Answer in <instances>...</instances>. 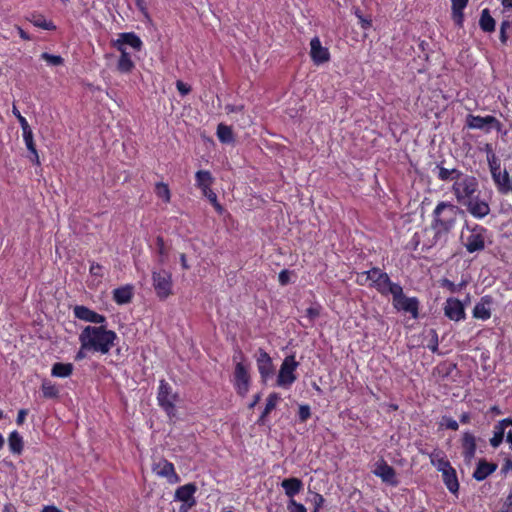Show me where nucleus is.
<instances>
[{
    "label": "nucleus",
    "instance_id": "1",
    "mask_svg": "<svg viewBox=\"0 0 512 512\" xmlns=\"http://www.w3.org/2000/svg\"><path fill=\"white\" fill-rule=\"evenodd\" d=\"M460 208L449 202L440 201L432 211L429 228H425L422 250H429L438 244H446L448 236L455 228Z\"/></svg>",
    "mask_w": 512,
    "mask_h": 512
},
{
    "label": "nucleus",
    "instance_id": "2",
    "mask_svg": "<svg viewBox=\"0 0 512 512\" xmlns=\"http://www.w3.org/2000/svg\"><path fill=\"white\" fill-rule=\"evenodd\" d=\"M117 340V333L108 329L107 322L98 326H85L79 334V342L83 349L103 355L110 352Z\"/></svg>",
    "mask_w": 512,
    "mask_h": 512
},
{
    "label": "nucleus",
    "instance_id": "3",
    "mask_svg": "<svg viewBox=\"0 0 512 512\" xmlns=\"http://www.w3.org/2000/svg\"><path fill=\"white\" fill-rule=\"evenodd\" d=\"M488 229L480 224L466 222L462 228L460 241L468 253H478L485 249Z\"/></svg>",
    "mask_w": 512,
    "mask_h": 512
},
{
    "label": "nucleus",
    "instance_id": "4",
    "mask_svg": "<svg viewBox=\"0 0 512 512\" xmlns=\"http://www.w3.org/2000/svg\"><path fill=\"white\" fill-rule=\"evenodd\" d=\"M478 186L476 177L464 174L453 183L451 190L457 203L464 206L475 197V194L478 192Z\"/></svg>",
    "mask_w": 512,
    "mask_h": 512
},
{
    "label": "nucleus",
    "instance_id": "5",
    "mask_svg": "<svg viewBox=\"0 0 512 512\" xmlns=\"http://www.w3.org/2000/svg\"><path fill=\"white\" fill-rule=\"evenodd\" d=\"M298 367L299 362L296 360L295 355L286 356L281 363L276 385L284 389H289L297 380L296 371Z\"/></svg>",
    "mask_w": 512,
    "mask_h": 512
},
{
    "label": "nucleus",
    "instance_id": "6",
    "mask_svg": "<svg viewBox=\"0 0 512 512\" xmlns=\"http://www.w3.org/2000/svg\"><path fill=\"white\" fill-rule=\"evenodd\" d=\"M400 284L393 282L389 275L379 267L371 268V280L369 287L375 289L382 296L391 295L395 287Z\"/></svg>",
    "mask_w": 512,
    "mask_h": 512
},
{
    "label": "nucleus",
    "instance_id": "7",
    "mask_svg": "<svg viewBox=\"0 0 512 512\" xmlns=\"http://www.w3.org/2000/svg\"><path fill=\"white\" fill-rule=\"evenodd\" d=\"M393 307L397 311H404L416 319L419 316V300L416 297H406L401 285L394 288L392 292Z\"/></svg>",
    "mask_w": 512,
    "mask_h": 512
},
{
    "label": "nucleus",
    "instance_id": "8",
    "mask_svg": "<svg viewBox=\"0 0 512 512\" xmlns=\"http://www.w3.org/2000/svg\"><path fill=\"white\" fill-rule=\"evenodd\" d=\"M152 284L156 296L162 301L173 294L172 275L165 269L152 272Z\"/></svg>",
    "mask_w": 512,
    "mask_h": 512
},
{
    "label": "nucleus",
    "instance_id": "9",
    "mask_svg": "<svg viewBox=\"0 0 512 512\" xmlns=\"http://www.w3.org/2000/svg\"><path fill=\"white\" fill-rule=\"evenodd\" d=\"M232 383L236 393L240 397H245L248 394L251 386V375L249 366L243 361H239L235 364Z\"/></svg>",
    "mask_w": 512,
    "mask_h": 512
},
{
    "label": "nucleus",
    "instance_id": "10",
    "mask_svg": "<svg viewBox=\"0 0 512 512\" xmlns=\"http://www.w3.org/2000/svg\"><path fill=\"white\" fill-rule=\"evenodd\" d=\"M177 398V394L172 392L171 385L165 379H161L159 381L157 401L158 405L169 417L175 415V402Z\"/></svg>",
    "mask_w": 512,
    "mask_h": 512
},
{
    "label": "nucleus",
    "instance_id": "11",
    "mask_svg": "<svg viewBox=\"0 0 512 512\" xmlns=\"http://www.w3.org/2000/svg\"><path fill=\"white\" fill-rule=\"evenodd\" d=\"M466 127L469 129H480L489 133L491 129L501 131L502 123L492 115L480 116L468 114L466 117Z\"/></svg>",
    "mask_w": 512,
    "mask_h": 512
},
{
    "label": "nucleus",
    "instance_id": "12",
    "mask_svg": "<svg viewBox=\"0 0 512 512\" xmlns=\"http://www.w3.org/2000/svg\"><path fill=\"white\" fill-rule=\"evenodd\" d=\"M198 488L195 483H187L179 486L174 494V500L182 502L179 508V512H186L197 504L195 493Z\"/></svg>",
    "mask_w": 512,
    "mask_h": 512
},
{
    "label": "nucleus",
    "instance_id": "13",
    "mask_svg": "<svg viewBox=\"0 0 512 512\" xmlns=\"http://www.w3.org/2000/svg\"><path fill=\"white\" fill-rule=\"evenodd\" d=\"M152 471L159 477L166 478L170 484L180 482V476L176 473L174 464L165 458L159 459L152 466Z\"/></svg>",
    "mask_w": 512,
    "mask_h": 512
},
{
    "label": "nucleus",
    "instance_id": "14",
    "mask_svg": "<svg viewBox=\"0 0 512 512\" xmlns=\"http://www.w3.org/2000/svg\"><path fill=\"white\" fill-rule=\"evenodd\" d=\"M256 364L261 381L266 383L267 380L274 374L275 367L269 353H267L262 348L257 350Z\"/></svg>",
    "mask_w": 512,
    "mask_h": 512
},
{
    "label": "nucleus",
    "instance_id": "15",
    "mask_svg": "<svg viewBox=\"0 0 512 512\" xmlns=\"http://www.w3.org/2000/svg\"><path fill=\"white\" fill-rule=\"evenodd\" d=\"M461 454L466 463H470L476 454L477 440L475 435L470 431L463 432L461 439Z\"/></svg>",
    "mask_w": 512,
    "mask_h": 512
},
{
    "label": "nucleus",
    "instance_id": "16",
    "mask_svg": "<svg viewBox=\"0 0 512 512\" xmlns=\"http://www.w3.org/2000/svg\"><path fill=\"white\" fill-rule=\"evenodd\" d=\"M310 57L314 64L320 65L330 60V52L327 47L322 46L320 38L315 36L310 41Z\"/></svg>",
    "mask_w": 512,
    "mask_h": 512
},
{
    "label": "nucleus",
    "instance_id": "17",
    "mask_svg": "<svg viewBox=\"0 0 512 512\" xmlns=\"http://www.w3.org/2000/svg\"><path fill=\"white\" fill-rule=\"evenodd\" d=\"M112 45L118 51L126 50L124 45H129L134 50L140 51L142 49L143 42L134 32H123L119 34L115 41H113Z\"/></svg>",
    "mask_w": 512,
    "mask_h": 512
},
{
    "label": "nucleus",
    "instance_id": "18",
    "mask_svg": "<svg viewBox=\"0 0 512 512\" xmlns=\"http://www.w3.org/2000/svg\"><path fill=\"white\" fill-rule=\"evenodd\" d=\"M73 314L75 318L85 322L94 324L106 323V317L104 315L99 314L84 305H75L73 307Z\"/></svg>",
    "mask_w": 512,
    "mask_h": 512
},
{
    "label": "nucleus",
    "instance_id": "19",
    "mask_svg": "<svg viewBox=\"0 0 512 512\" xmlns=\"http://www.w3.org/2000/svg\"><path fill=\"white\" fill-rule=\"evenodd\" d=\"M445 316L455 322L464 320L466 317L465 308L457 298H448L444 306Z\"/></svg>",
    "mask_w": 512,
    "mask_h": 512
},
{
    "label": "nucleus",
    "instance_id": "20",
    "mask_svg": "<svg viewBox=\"0 0 512 512\" xmlns=\"http://www.w3.org/2000/svg\"><path fill=\"white\" fill-rule=\"evenodd\" d=\"M494 303V299L491 295H484L475 304L472 310V316L475 319L486 321L491 318V310Z\"/></svg>",
    "mask_w": 512,
    "mask_h": 512
},
{
    "label": "nucleus",
    "instance_id": "21",
    "mask_svg": "<svg viewBox=\"0 0 512 512\" xmlns=\"http://www.w3.org/2000/svg\"><path fill=\"white\" fill-rule=\"evenodd\" d=\"M467 211L476 219H483L490 213V206L485 200H481L475 196L472 200L464 205Z\"/></svg>",
    "mask_w": 512,
    "mask_h": 512
},
{
    "label": "nucleus",
    "instance_id": "22",
    "mask_svg": "<svg viewBox=\"0 0 512 512\" xmlns=\"http://www.w3.org/2000/svg\"><path fill=\"white\" fill-rule=\"evenodd\" d=\"M497 464L488 462L486 459L481 458L477 462L476 468L472 474V477L476 481H484L488 476L497 470Z\"/></svg>",
    "mask_w": 512,
    "mask_h": 512
},
{
    "label": "nucleus",
    "instance_id": "23",
    "mask_svg": "<svg viewBox=\"0 0 512 512\" xmlns=\"http://www.w3.org/2000/svg\"><path fill=\"white\" fill-rule=\"evenodd\" d=\"M374 474L382 479L383 482L396 486L398 484L396 480L395 469L387 464L385 461L377 464Z\"/></svg>",
    "mask_w": 512,
    "mask_h": 512
},
{
    "label": "nucleus",
    "instance_id": "24",
    "mask_svg": "<svg viewBox=\"0 0 512 512\" xmlns=\"http://www.w3.org/2000/svg\"><path fill=\"white\" fill-rule=\"evenodd\" d=\"M498 192L502 195H507L512 192V180L509 173L504 170L493 173L492 177Z\"/></svg>",
    "mask_w": 512,
    "mask_h": 512
},
{
    "label": "nucleus",
    "instance_id": "25",
    "mask_svg": "<svg viewBox=\"0 0 512 512\" xmlns=\"http://www.w3.org/2000/svg\"><path fill=\"white\" fill-rule=\"evenodd\" d=\"M441 475L443 483L448 489V491L454 495H457L459 491V481L455 468L452 466L442 471Z\"/></svg>",
    "mask_w": 512,
    "mask_h": 512
},
{
    "label": "nucleus",
    "instance_id": "26",
    "mask_svg": "<svg viewBox=\"0 0 512 512\" xmlns=\"http://www.w3.org/2000/svg\"><path fill=\"white\" fill-rule=\"evenodd\" d=\"M281 396L276 392H272L268 395L266 399V404L263 412L260 417L257 419L256 424L259 426L266 424L267 416L276 408L277 404L280 402Z\"/></svg>",
    "mask_w": 512,
    "mask_h": 512
},
{
    "label": "nucleus",
    "instance_id": "27",
    "mask_svg": "<svg viewBox=\"0 0 512 512\" xmlns=\"http://www.w3.org/2000/svg\"><path fill=\"white\" fill-rule=\"evenodd\" d=\"M469 0H451V17L454 23L462 27L464 22V9Z\"/></svg>",
    "mask_w": 512,
    "mask_h": 512
},
{
    "label": "nucleus",
    "instance_id": "28",
    "mask_svg": "<svg viewBox=\"0 0 512 512\" xmlns=\"http://www.w3.org/2000/svg\"><path fill=\"white\" fill-rule=\"evenodd\" d=\"M133 298V286L124 285L113 290V300L118 305L128 304Z\"/></svg>",
    "mask_w": 512,
    "mask_h": 512
},
{
    "label": "nucleus",
    "instance_id": "29",
    "mask_svg": "<svg viewBox=\"0 0 512 512\" xmlns=\"http://www.w3.org/2000/svg\"><path fill=\"white\" fill-rule=\"evenodd\" d=\"M282 488L285 491V494L290 498L300 493L303 488V482L301 479L296 477L286 478L281 483Z\"/></svg>",
    "mask_w": 512,
    "mask_h": 512
},
{
    "label": "nucleus",
    "instance_id": "30",
    "mask_svg": "<svg viewBox=\"0 0 512 512\" xmlns=\"http://www.w3.org/2000/svg\"><path fill=\"white\" fill-rule=\"evenodd\" d=\"M8 446L12 454L21 455L24 449L23 437L16 430L10 432L8 436Z\"/></svg>",
    "mask_w": 512,
    "mask_h": 512
},
{
    "label": "nucleus",
    "instance_id": "31",
    "mask_svg": "<svg viewBox=\"0 0 512 512\" xmlns=\"http://www.w3.org/2000/svg\"><path fill=\"white\" fill-rule=\"evenodd\" d=\"M120 57L117 62V70L122 74H129L135 68L131 55L126 51H119Z\"/></svg>",
    "mask_w": 512,
    "mask_h": 512
},
{
    "label": "nucleus",
    "instance_id": "32",
    "mask_svg": "<svg viewBox=\"0 0 512 512\" xmlns=\"http://www.w3.org/2000/svg\"><path fill=\"white\" fill-rule=\"evenodd\" d=\"M437 178L441 181H457V179L461 178L464 173L458 169H448L443 166H437Z\"/></svg>",
    "mask_w": 512,
    "mask_h": 512
},
{
    "label": "nucleus",
    "instance_id": "33",
    "mask_svg": "<svg viewBox=\"0 0 512 512\" xmlns=\"http://www.w3.org/2000/svg\"><path fill=\"white\" fill-rule=\"evenodd\" d=\"M479 26L481 30L486 33H492L495 31L496 21L491 16L489 9L485 8L482 10L479 19Z\"/></svg>",
    "mask_w": 512,
    "mask_h": 512
},
{
    "label": "nucleus",
    "instance_id": "34",
    "mask_svg": "<svg viewBox=\"0 0 512 512\" xmlns=\"http://www.w3.org/2000/svg\"><path fill=\"white\" fill-rule=\"evenodd\" d=\"M74 366L72 363L56 362L52 365L51 375L58 378H67L72 375Z\"/></svg>",
    "mask_w": 512,
    "mask_h": 512
},
{
    "label": "nucleus",
    "instance_id": "35",
    "mask_svg": "<svg viewBox=\"0 0 512 512\" xmlns=\"http://www.w3.org/2000/svg\"><path fill=\"white\" fill-rule=\"evenodd\" d=\"M214 183V177L208 170H198L195 173V186L197 188H207Z\"/></svg>",
    "mask_w": 512,
    "mask_h": 512
},
{
    "label": "nucleus",
    "instance_id": "36",
    "mask_svg": "<svg viewBox=\"0 0 512 512\" xmlns=\"http://www.w3.org/2000/svg\"><path fill=\"white\" fill-rule=\"evenodd\" d=\"M29 21L38 28L53 31L56 29L55 24L52 21L46 20V18L41 14H32L29 18Z\"/></svg>",
    "mask_w": 512,
    "mask_h": 512
},
{
    "label": "nucleus",
    "instance_id": "37",
    "mask_svg": "<svg viewBox=\"0 0 512 512\" xmlns=\"http://www.w3.org/2000/svg\"><path fill=\"white\" fill-rule=\"evenodd\" d=\"M217 137L222 143H231L234 141L233 131L230 126L220 123L217 126Z\"/></svg>",
    "mask_w": 512,
    "mask_h": 512
},
{
    "label": "nucleus",
    "instance_id": "38",
    "mask_svg": "<svg viewBox=\"0 0 512 512\" xmlns=\"http://www.w3.org/2000/svg\"><path fill=\"white\" fill-rule=\"evenodd\" d=\"M441 287L447 289L450 293H458L462 291L467 285L468 281L465 279H462L460 283L455 284L453 281L444 278L441 280Z\"/></svg>",
    "mask_w": 512,
    "mask_h": 512
},
{
    "label": "nucleus",
    "instance_id": "39",
    "mask_svg": "<svg viewBox=\"0 0 512 512\" xmlns=\"http://www.w3.org/2000/svg\"><path fill=\"white\" fill-rule=\"evenodd\" d=\"M155 194L158 198L162 199L164 203L171 201V191L168 184L164 182H158L155 185Z\"/></svg>",
    "mask_w": 512,
    "mask_h": 512
},
{
    "label": "nucleus",
    "instance_id": "40",
    "mask_svg": "<svg viewBox=\"0 0 512 512\" xmlns=\"http://www.w3.org/2000/svg\"><path fill=\"white\" fill-rule=\"evenodd\" d=\"M41 391L44 398L54 399L59 396V389L55 384H52L49 381H44L41 385Z\"/></svg>",
    "mask_w": 512,
    "mask_h": 512
},
{
    "label": "nucleus",
    "instance_id": "41",
    "mask_svg": "<svg viewBox=\"0 0 512 512\" xmlns=\"http://www.w3.org/2000/svg\"><path fill=\"white\" fill-rule=\"evenodd\" d=\"M22 136L28 151H34L36 145L33 138V131L30 126L22 129Z\"/></svg>",
    "mask_w": 512,
    "mask_h": 512
},
{
    "label": "nucleus",
    "instance_id": "42",
    "mask_svg": "<svg viewBox=\"0 0 512 512\" xmlns=\"http://www.w3.org/2000/svg\"><path fill=\"white\" fill-rule=\"evenodd\" d=\"M41 58L52 66H59L64 63V59L60 55H52L47 52L42 53Z\"/></svg>",
    "mask_w": 512,
    "mask_h": 512
},
{
    "label": "nucleus",
    "instance_id": "43",
    "mask_svg": "<svg viewBox=\"0 0 512 512\" xmlns=\"http://www.w3.org/2000/svg\"><path fill=\"white\" fill-rule=\"evenodd\" d=\"M440 426L453 431H456L459 428L458 422L449 416H443L441 418Z\"/></svg>",
    "mask_w": 512,
    "mask_h": 512
},
{
    "label": "nucleus",
    "instance_id": "44",
    "mask_svg": "<svg viewBox=\"0 0 512 512\" xmlns=\"http://www.w3.org/2000/svg\"><path fill=\"white\" fill-rule=\"evenodd\" d=\"M320 313H321V306L315 305V306H310L306 309L305 316L309 319L310 324H313L315 319L320 316Z\"/></svg>",
    "mask_w": 512,
    "mask_h": 512
},
{
    "label": "nucleus",
    "instance_id": "45",
    "mask_svg": "<svg viewBox=\"0 0 512 512\" xmlns=\"http://www.w3.org/2000/svg\"><path fill=\"white\" fill-rule=\"evenodd\" d=\"M509 426H512V418H504L497 422V424L494 426L493 431L504 436L505 430Z\"/></svg>",
    "mask_w": 512,
    "mask_h": 512
},
{
    "label": "nucleus",
    "instance_id": "46",
    "mask_svg": "<svg viewBox=\"0 0 512 512\" xmlns=\"http://www.w3.org/2000/svg\"><path fill=\"white\" fill-rule=\"evenodd\" d=\"M371 280V269L358 273L356 282L361 286H368Z\"/></svg>",
    "mask_w": 512,
    "mask_h": 512
},
{
    "label": "nucleus",
    "instance_id": "47",
    "mask_svg": "<svg viewBox=\"0 0 512 512\" xmlns=\"http://www.w3.org/2000/svg\"><path fill=\"white\" fill-rule=\"evenodd\" d=\"M311 417V409L309 405H300L298 410V419L304 423Z\"/></svg>",
    "mask_w": 512,
    "mask_h": 512
},
{
    "label": "nucleus",
    "instance_id": "48",
    "mask_svg": "<svg viewBox=\"0 0 512 512\" xmlns=\"http://www.w3.org/2000/svg\"><path fill=\"white\" fill-rule=\"evenodd\" d=\"M287 510L288 512H307L306 507L294 499L288 501Z\"/></svg>",
    "mask_w": 512,
    "mask_h": 512
},
{
    "label": "nucleus",
    "instance_id": "49",
    "mask_svg": "<svg viewBox=\"0 0 512 512\" xmlns=\"http://www.w3.org/2000/svg\"><path fill=\"white\" fill-rule=\"evenodd\" d=\"M209 200V202L211 203V205L214 207V209L216 210V212L218 214H222L224 212V208L223 206L219 203L218 201V198H217V195L215 192L213 193H210L209 194V197L207 198Z\"/></svg>",
    "mask_w": 512,
    "mask_h": 512
},
{
    "label": "nucleus",
    "instance_id": "50",
    "mask_svg": "<svg viewBox=\"0 0 512 512\" xmlns=\"http://www.w3.org/2000/svg\"><path fill=\"white\" fill-rule=\"evenodd\" d=\"M135 5H136L137 9L141 12L143 17L146 20H150V14H149V11L147 8L146 0H135Z\"/></svg>",
    "mask_w": 512,
    "mask_h": 512
},
{
    "label": "nucleus",
    "instance_id": "51",
    "mask_svg": "<svg viewBox=\"0 0 512 512\" xmlns=\"http://www.w3.org/2000/svg\"><path fill=\"white\" fill-rule=\"evenodd\" d=\"M12 113L17 118V120L21 126V129H25L26 127L30 126L27 119L24 116H22V114L20 113V111L18 110V108L15 105H13V107H12Z\"/></svg>",
    "mask_w": 512,
    "mask_h": 512
},
{
    "label": "nucleus",
    "instance_id": "52",
    "mask_svg": "<svg viewBox=\"0 0 512 512\" xmlns=\"http://www.w3.org/2000/svg\"><path fill=\"white\" fill-rule=\"evenodd\" d=\"M446 457L447 456L445 452L440 449H434L431 453H429V459L431 464H434L439 460H443Z\"/></svg>",
    "mask_w": 512,
    "mask_h": 512
},
{
    "label": "nucleus",
    "instance_id": "53",
    "mask_svg": "<svg viewBox=\"0 0 512 512\" xmlns=\"http://www.w3.org/2000/svg\"><path fill=\"white\" fill-rule=\"evenodd\" d=\"M511 27V23L508 20H503L500 25V41L505 44L508 36H507V29Z\"/></svg>",
    "mask_w": 512,
    "mask_h": 512
},
{
    "label": "nucleus",
    "instance_id": "54",
    "mask_svg": "<svg viewBox=\"0 0 512 512\" xmlns=\"http://www.w3.org/2000/svg\"><path fill=\"white\" fill-rule=\"evenodd\" d=\"M324 502H325V499H324L323 495H321L319 493H314V497H313L314 508H313L312 512H318L323 507Z\"/></svg>",
    "mask_w": 512,
    "mask_h": 512
},
{
    "label": "nucleus",
    "instance_id": "55",
    "mask_svg": "<svg viewBox=\"0 0 512 512\" xmlns=\"http://www.w3.org/2000/svg\"><path fill=\"white\" fill-rule=\"evenodd\" d=\"M487 160H488V163H489V168H490L491 176L493 177V173L497 174V172L501 171L500 170V163L497 161L495 155H494V159L491 158L490 155H488L487 156Z\"/></svg>",
    "mask_w": 512,
    "mask_h": 512
},
{
    "label": "nucleus",
    "instance_id": "56",
    "mask_svg": "<svg viewBox=\"0 0 512 512\" xmlns=\"http://www.w3.org/2000/svg\"><path fill=\"white\" fill-rule=\"evenodd\" d=\"M432 338L429 340L428 344H427V348L435 353L438 351V346H439V342H438V335L436 333V331L432 330Z\"/></svg>",
    "mask_w": 512,
    "mask_h": 512
},
{
    "label": "nucleus",
    "instance_id": "57",
    "mask_svg": "<svg viewBox=\"0 0 512 512\" xmlns=\"http://www.w3.org/2000/svg\"><path fill=\"white\" fill-rule=\"evenodd\" d=\"M432 465H433V466L436 468V470H437L438 472H440V473H441L442 471H444V470H446V469H448V468L452 467V465H451V463H450V461L448 460V458H447V457H446V458H444L443 460H439L438 462H436V463H434V464H432Z\"/></svg>",
    "mask_w": 512,
    "mask_h": 512
},
{
    "label": "nucleus",
    "instance_id": "58",
    "mask_svg": "<svg viewBox=\"0 0 512 512\" xmlns=\"http://www.w3.org/2000/svg\"><path fill=\"white\" fill-rule=\"evenodd\" d=\"M503 440V435L493 431V436L490 438L489 442L493 448H498L502 444Z\"/></svg>",
    "mask_w": 512,
    "mask_h": 512
},
{
    "label": "nucleus",
    "instance_id": "59",
    "mask_svg": "<svg viewBox=\"0 0 512 512\" xmlns=\"http://www.w3.org/2000/svg\"><path fill=\"white\" fill-rule=\"evenodd\" d=\"M176 88L182 96H185L191 92V87L181 80L176 82Z\"/></svg>",
    "mask_w": 512,
    "mask_h": 512
},
{
    "label": "nucleus",
    "instance_id": "60",
    "mask_svg": "<svg viewBox=\"0 0 512 512\" xmlns=\"http://www.w3.org/2000/svg\"><path fill=\"white\" fill-rule=\"evenodd\" d=\"M278 280L282 286L287 285L290 282V271L287 269L282 270L278 275Z\"/></svg>",
    "mask_w": 512,
    "mask_h": 512
},
{
    "label": "nucleus",
    "instance_id": "61",
    "mask_svg": "<svg viewBox=\"0 0 512 512\" xmlns=\"http://www.w3.org/2000/svg\"><path fill=\"white\" fill-rule=\"evenodd\" d=\"M243 110H244V105L227 104L225 106V111L228 114L242 112Z\"/></svg>",
    "mask_w": 512,
    "mask_h": 512
},
{
    "label": "nucleus",
    "instance_id": "62",
    "mask_svg": "<svg viewBox=\"0 0 512 512\" xmlns=\"http://www.w3.org/2000/svg\"><path fill=\"white\" fill-rule=\"evenodd\" d=\"M28 415L27 409H20L17 414L16 423L21 426L24 424L26 416Z\"/></svg>",
    "mask_w": 512,
    "mask_h": 512
},
{
    "label": "nucleus",
    "instance_id": "63",
    "mask_svg": "<svg viewBox=\"0 0 512 512\" xmlns=\"http://www.w3.org/2000/svg\"><path fill=\"white\" fill-rule=\"evenodd\" d=\"M101 270H102V265H100L99 263L93 262L90 265L89 272L91 275H94V276H102L100 273Z\"/></svg>",
    "mask_w": 512,
    "mask_h": 512
},
{
    "label": "nucleus",
    "instance_id": "64",
    "mask_svg": "<svg viewBox=\"0 0 512 512\" xmlns=\"http://www.w3.org/2000/svg\"><path fill=\"white\" fill-rule=\"evenodd\" d=\"M41 512H63V511L55 505H46L43 507Z\"/></svg>",
    "mask_w": 512,
    "mask_h": 512
}]
</instances>
